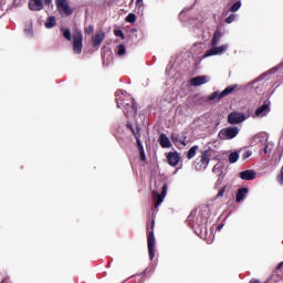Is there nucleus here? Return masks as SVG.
<instances>
[{"label":"nucleus","instance_id":"obj_5","mask_svg":"<svg viewBox=\"0 0 283 283\" xmlns=\"http://www.w3.org/2000/svg\"><path fill=\"white\" fill-rule=\"evenodd\" d=\"M117 107H126L129 103H133L134 98L130 97L125 91H117L115 93Z\"/></svg>","mask_w":283,"mask_h":283},{"label":"nucleus","instance_id":"obj_10","mask_svg":"<svg viewBox=\"0 0 283 283\" xmlns=\"http://www.w3.org/2000/svg\"><path fill=\"white\" fill-rule=\"evenodd\" d=\"M73 52L81 54L83 52V33L76 32L73 34Z\"/></svg>","mask_w":283,"mask_h":283},{"label":"nucleus","instance_id":"obj_41","mask_svg":"<svg viewBox=\"0 0 283 283\" xmlns=\"http://www.w3.org/2000/svg\"><path fill=\"white\" fill-rule=\"evenodd\" d=\"M1 283H8V281H7V280H3Z\"/></svg>","mask_w":283,"mask_h":283},{"label":"nucleus","instance_id":"obj_33","mask_svg":"<svg viewBox=\"0 0 283 283\" xmlns=\"http://www.w3.org/2000/svg\"><path fill=\"white\" fill-rule=\"evenodd\" d=\"M115 36H120V39H125V33L122 30H114Z\"/></svg>","mask_w":283,"mask_h":283},{"label":"nucleus","instance_id":"obj_35","mask_svg":"<svg viewBox=\"0 0 283 283\" xmlns=\"http://www.w3.org/2000/svg\"><path fill=\"white\" fill-rule=\"evenodd\" d=\"M140 160H146L145 150H139Z\"/></svg>","mask_w":283,"mask_h":283},{"label":"nucleus","instance_id":"obj_40","mask_svg":"<svg viewBox=\"0 0 283 283\" xmlns=\"http://www.w3.org/2000/svg\"><path fill=\"white\" fill-rule=\"evenodd\" d=\"M264 154H269V146H265Z\"/></svg>","mask_w":283,"mask_h":283},{"label":"nucleus","instance_id":"obj_6","mask_svg":"<svg viewBox=\"0 0 283 283\" xmlns=\"http://www.w3.org/2000/svg\"><path fill=\"white\" fill-rule=\"evenodd\" d=\"M45 6H52V0H29L28 2L31 12H41Z\"/></svg>","mask_w":283,"mask_h":283},{"label":"nucleus","instance_id":"obj_38","mask_svg":"<svg viewBox=\"0 0 283 283\" xmlns=\"http://www.w3.org/2000/svg\"><path fill=\"white\" fill-rule=\"evenodd\" d=\"M224 227V224H219L218 227H217V231H222V228Z\"/></svg>","mask_w":283,"mask_h":283},{"label":"nucleus","instance_id":"obj_1","mask_svg":"<svg viewBox=\"0 0 283 283\" xmlns=\"http://www.w3.org/2000/svg\"><path fill=\"white\" fill-rule=\"evenodd\" d=\"M155 227L156 220L154 219H151L146 226L149 260H154V258H156V237L154 235Z\"/></svg>","mask_w":283,"mask_h":283},{"label":"nucleus","instance_id":"obj_25","mask_svg":"<svg viewBox=\"0 0 283 283\" xmlns=\"http://www.w3.org/2000/svg\"><path fill=\"white\" fill-rule=\"evenodd\" d=\"M229 163L233 164V163H238V160L240 159V154H238V151H233L229 155Z\"/></svg>","mask_w":283,"mask_h":283},{"label":"nucleus","instance_id":"obj_16","mask_svg":"<svg viewBox=\"0 0 283 283\" xmlns=\"http://www.w3.org/2000/svg\"><path fill=\"white\" fill-rule=\"evenodd\" d=\"M208 82H209V77L207 75L196 76L190 80V83L191 85H193V87H200V85H205V83H208Z\"/></svg>","mask_w":283,"mask_h":283},{"label":"nucleus","instance_id":"obj_7","mask_svg":"<svg viewBox=\"0 0 283 283\" xmlns=\"http://www.w3.org/2000/svg\"><path fill=\"white\" fill-rule=\"evenodd\" d=\"M238 90V84L234 85H230L228 87H226L222 92H213L210 96H209V101H216V98H224L227 96H230V94H233V92H235Z\"/></svg>","mask_w":283,"mask_h":283},{"label":"nucleus","instance_id":"obj_30","mask_svg":"<svg viewBox=\"0 0 283 283\" xmlns=\"http://www.w3.org/2000/svg\"><path fill=\"white\" fill-rule=\"evenodd\" d=\"M224 191H227V186H222L219 190V192L216 196V200H218V198H223L224 197Z\"/></svg>","mask_w":283,"mask_h":283},{"label":"nucleus","instance_id":"obj_2","mask_svg":"<svg viewBox=\"0 0 283 283\" xmlns=\"http://www.w3.org/2000/svg\"><path fill=\"white\" fill-rule=\"evenodd\" d=\"M209 163H211V151L203 150L201 155L193 161L192 167L196 171H205L209 167Z\"/></svg>","mask_w":283,"mask_h":283},{"label":"nucleus","instance_id":"obj_31","mask_svg":"<svg viewBox=\"0 0 283 283\" xmlns=\"http://www.w3.org/2000/svg\"><path fill=\"white\" fill-rule=\"evenodd\" d=\"M235 21V13H231L227 19L226 23H233Z\"/></svg>","mask_w":283,"mask_h":283},{"label":"nucleus","instance_id":"obj_9","mask_svg":"<svg viewBox=\"0 0 283 283\" xmlns=\"http://www.w3.org/2000/svg\"><path fill=\"white\" fill-rule=\"evenodd\" d=\"M247 120V115L240 112H232L228 115L229 125H240V123H244Z\"/></svg>","mask_w":283,"mask_h":283},{"label":"nucleus","instance_id":"obj_22","mask_svg":"<svg viewBox=\"0 0 283 283\" xmlns=\"http://www.w3.org/2000/svg\"><path fill=\"white\" fill-rule=\"evenodd\" d=\"M247 193H249V188H241L238 190L237 195H235V202H242V200H244Z\"/></svg>","mask_w":283,"mask_h":283},{"label":"nucleus","instance_id":"obj_20","mask_svg":"<svg viewBox=\"0 0 283 283\" xmlns=\"http://www.w3.org/2000/svg\"><path fill=\"white\" fill-rule=\"evenodd\" d=\"M159 144L164 149H169V147H171V142L169 140V137H167L166 134H160Z\"/></svg>","mask_w":283,"mask_h":283},{"label":"nucleus","instance_id":"obj_29","mask_svg":"<svg viewBox=\"0 0 283 283\" xmlns=\"http://www.w3.org/2000/svg\"><path fill=\"white\" fill-rule=\"evenodd\" d=\"M125 52H126L125 44H119L117 46V54H118V56H124Z\"/></svg>","mask_w":283,"mask_h":283},{"label":"nucleus","instance_id":"obj_14","mask_svg":"<svg viewBox=\"0 0 283 283\" xmlns=\"http://www.w3.org/2000/svg\"><path fill=\"white\" fill-rule=\"evenodd\" d=\"M228 45L227 44H223L221 46H212L210 50H208L206 53H205V57H208V56H216L217 54H223L224 51L227 50Z\"/></svg>","mask_w":283,"mask_h":283},{"label":"nucleus","instance_id":"obj_21","mask_svg":"<svg viewBox=\"0 0 283 283\" xmlns=\"http://www.w3.org/2000/svg\"><path fill=\"white\" fill-rule=\"evenodd\" d=\"M171 140L172 143H180V145H184V147L187 145V135H182V137H180L179 134H172L171 135Z\"/></svg>","mask_w":283,"mask_h":283},{"label":"nucleus","instance_id":"obj_36","mask_svg":"<svg viewBox=\"0 0 283 283\" xmlns=\"http://www.w3.org/2000/svg\"><path fill=\"white\" fill-rule=\"evenodd\" d=\"M249 283H262V282H260V280L258 279H252Z\"/></svg>","mask_w":283,"mask_h":283},{"label":"nucleus","instance_id":"obj_15","mask_svg":"<svg viewBox=\"0 0 283 283\" xmlns=\"http://www.w3.org/2000/svg\"><path fill=\"white\" fill-rule=\"evenodd\" d=\"M167 160L170 167H178L180 163V154H178V151L168 153Z\"/></svg>","mask_w":283,"mask_h":283},{"label":"nucleus","instance_id":"obj_43","mask_svg":"<svg viewBox=\"0 0 283 283\" xmlns=\"http://www.w3.org/2000/svg\"><path fill=\"white\" fill-rule=\"evenodd\" d=\"M25 32L30 33V30H25Z\"/></svg>","mask_w":283,"mask_h":283},{"label":"nucleus","instance_id":"obj_27","mask_svg":"<svg viewBox=\"0 0 283 283\" xmlns=\"http://www.w3.org/2000/svg\"><path fill=\"white\" fill-rule=\"evenodd\" d=\"M242 8V2L237 1L233 6L230 7V12H238Z\"/></svg>","mask_w":283,"mask_h":283},{"label":"nucleus","instance_id":"obj_44","mask_svg":"<svg viewBox=\"0 0 283 283\" xmlns=\"http://www.w3.org/2000/svg\"><path fill=\"white\" fill-rule=\"evenodd\" d=\"M13 3H17V0H13Z\"/></svg>","mask_w":283,"mask_h":283},{"label":"nucleus","instance_id":"obj_19","mask_svg":"<svg viewBox=\"0 0 283 283\" xmlns=\"http://www.w3.org/2000/svg\"><path fill=\"white\" fill-rule=\"evenodd\" d=\"M220 39H222V29L217 28L211 40V45L212 46L218 45V43H220Z\"/></svg>","mask_w":283,"mask_h":283},{"label":"nucleus","instance_id":"obj_11","mask_svg":"<svg viewBox=\"0 0 283 283\" xmlns=\"http://www.w3.org/2000/svg\"><path fill=\"white\" fill-rule=\"evenodd\" d=\"M269 112H271V101L266 99L263 102L262 106L256 108L255 116H258L259 118H262V117L266 116V114H269Z\"/></svg>","mask_w":283,"mask_h":283},{"label":"nucleus","instance_id":"obj_39","mask_svg":"<svg viewBox=\"0 0 283 283\" xmlns=\"http://www.w3.org/2000/svg\"><path fill=\"white\" fill-rule=\"evenodd\" d=\"M143 3V0H136V6H140Z\"/></svg>","mask_w":283,"mask_h":283},{"label":"nucleus","instance_id":"obj_37","mask_svg":"<svg viewBox=\"0 0 283 283\" xmlns=\"http://www.w3.org/2000/svg\"><path fill=\"white\" fill-rule=\"evenodd\" d=\"M282 266H283V261H282L281 263H279V264H277V266H276V271H280V269H282Z\"/></svg>","mask_w":283,"mask_h":283},{"label":"nucleus","instance_id":"obj_13","mask_svg":"<svg viewBox=\"0 0 283 283\" xmlns=\"http://www.w3.org/2000/svg\"><path fill=\"white\" fill-rule=\"evenodd\" d=\"M154 197L156 198L155 207L158 208L160 205H163V201L165 200V196H167V184H165L161 188V193L158 191H154Z\"/></svg>","mask_w":283,"mask_h":283},{"label":"nucleus","instance_id":"obj_3","mask_svg":"<svg viewBox=\"0 0 283 283\" xmlns=\"http://www.w3.org/2000/svg\"><path fill=\"white\" fill-rule=\"evenodd\" d=\"M238 134H240V128L237 126H230L222 128L218 134V138L219 140H233Z\"/></svg>","mask_w":283,"mask_h":283},{"label":"nucleus","instance_id":"obj_26","mask_svg":"<svg viewBox=\"0 0 283 283\" xmlns=\"http://www.w3.org/2000/svg\"><path fill=\"white\" fill-rule=\"evenodd\" d=\"M61 32H63V36L66 41H72V31H70V29H61Z\"/></svg>","mask_w":283,"mask_h":283},{"label":"nucleus","instance_id":"obj_18","mask_svg":"<svg viewBox=\"0 0 283 283\" xmlns=\"http://www.w3.org/2000/svg\"><path fill=\"white\" fill-rule=\"evenodd\" d=\"M258 172L255 170H244L240 172L241 180H255Z\"/></svg>","mask_w":283,"mask_h":283},{"label":"nucleus","instance_id":"obj_23","mask_svg":"<svg viewBox=\"0 0 283 283\" xmlns=\"http://www.w3.org/2000/svg\"><path fill=\"white\" fill-rule=\"evenodd\" d=\"M55 25H56V18L54 15L49 17L44 23V27L48 30H52V28H55Z\"/></svg>","mask_w":283,"mask_h":283},{"label":"nucleus","instance_id":"obj_12","mask_svg":"<svg viewBox=\"0 0 283 283\" xmlns=\"http://www.w3.org/2000/svg\"><path fill=\"white\" fill-rule=\"evenodd\" d=\"M124 114L126 118H129V116H136V114H138V105L136 104V101L133 99L132 103L124 106Z\"/></svg>","mask_w":283,"mask_h":283},{"label":"nucleus","instance_id":"obj_4","mask_svg":"<svg viewBox=\"0 0 283 283\" xmlns=\"http://www.w3.org/2000/svg\"><path fill=\"white\" fill-rule=\"evenodd\" d=\"M57 12L61 17H72L74 14V10L70 7V2L67 0H55Z\"/></svg>","mask_w":283,"mask_h":283},{"label":"nucleus","instance_id":"obj_24","mask_svg":"<svg viewBox=\"0 0 283 283\" xmlns=\"http://www.w3.org/2000/svg\"><path fill=\"white\" fill-rule=\"evenodd\" d=\"M198 149H200L198 145L190 147V149L187 151L188 160H192V158H196V155L198 154Z\"/></svg>","mask_w":283,"mask_h":283},{"label":"nucleus","instance_id":"obj_32","mask_svg":"<svg viewBox=\"0 0 283 283\" xmlns=\"http://www.w3.org/2000/svg\"><path fill=\"white\" fill-rule=\"evenodd\" d=\"M85 34H92L94 32V25H88L84 29Z\"/></svg>","mask_w":283,"mask_h":283},{"label":"nucleus","instance_id":"obj_17","mask_svg":"<svg viewBox=\"0 0 283 283\" xmlns=\"http://www.w3.org/2000/svg\"><path fill=\"white\" fill-rule=\"evenodd\" d=\"M105 41V32H98L92 38L93 48H99L101 44Z\"/></svg>","mask_w":283,"mask_h":283},{"label":"nucleus","instance_id":"obj_28","mask_svg":"<svg viewBox=\"0 0 283 283\" xmlns=\"http://www.w3.org/2000/svg\"><path fill=\"white\" fill-rule=\"evenodd\" d=\"M125 21H126L127 23H136V14L129 13V14L126 17Z\"/></svg>","mask_w":283,"mask_h":283},{"label":"nucleus","instance_id":"obj_34","mask_svg":"<svg viewBox=\"0 0 283 283\" xmlns=\"http://www.w3.org/2000/svg\"><path fill=\"white\" fill-rule=\"evenodd\" d=\"M251 156V151L250 150H247L244 154H243V160H247V158H250Z\"/></svg>","mask_w":283,"mask_h":283},{"label":"nucleus","instance_id":"obj_8","mask_svg":"<svg viewBox=\"0 0 283 283\" xmlns=\"http://www.w3.org/2000/svg\"><path fill=\"white\" fill-rule=\"evenodd\" d=\"M126 127L132 132L133 136L135 137L137 143V149H139V151L145 150V148H143V142H140V126L136 125V127L134 128L132 123H127Z\"/></svg>","mask_w":283,"mask_h":283},{"label":"nucleus","instance_id":"obj_42","mask_svg":"<svg viewBox=\"0 0 283 283\" xmlns=\"http://www.w3.org/2000/svg\"><path fill=\"white\" fill-rule=\"evenodd\" d=\"M212 171H216V166L212 168Z\"/></svg>","mask_w":283,"mask_h":283}]
</instances>
